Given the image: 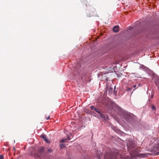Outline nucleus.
I'll return each mask as SVG.
<instances>
[{"label":"nucleus","mask_w":159,"mask_h":159,"mask_svg":"<svg viewBox=\"0 0 159 159\" xmlns=\"http://www.w3.org/2000/svg\"><path fill=\"white\" fill-rule=\"evenodd\" d=\"M136 85H134L133 86V88H135L136 87Z\"/></svg>","instance_id":"17"},{"label":"nucleus","mask_w":159,"mask_h":159,"mask_svg":"<svg viewBox=\"0 0 159 159\" xmlns=\"http://www.w3.org/2000/svg\"><path fill=\"white\" fill-rule=\"evenodd\" d=\"M124 118L128 122H130L133 120L131 116L128 114H125L124 116Z\"/></svg>","instance_id":"2"},{"label":"nucleus","mask_w":159,"mask_h":159,"mask_svg":"<svg viewBox=\"0 0 159 159\" xmlns=\"http://www.w3.org/2000/svg\"><path fill=\"white\" fill-rule=\"evenodd\" d=\"M100 117L102 119L106 120L108 118V116L106 114H100Z\"/></svg>","instance_id":"3"},{"label":"nucleus","mask_w":159,"mask_h":159,"mask_svg":"<svg viewBox=\"0 0 159 159\" xmlns=\"http://www.w3.org/2000/svg\"><path fill=\"white\" fill-rule=\"evenodd\" d=\"M95 110L96 112L98 113L99 114H100V115L101 114L99 110L98 109H95Z\"/></svg>","instance_id":"9"},{"label":"nucleus","mask_w":159,"mask_h":159,"mask_svg":"<svg viewBox=\"0 0 159 159\" xmlns=\"http://www.w3.org/2000/svg\"><path fill=\"white\" fill-rule=\"evenodd\" d=\"M114 94H116V92H115V91L114 92Z\"/></svg>","instance_id":"19"},{"label":"nucleus","mask_w":159,"mask_h":159,"mask_svg":"<svg viewBox=\"0 0 159 159\" xmlns=\"http://www.w3.org/2000/svg\"><path fill=\"white\" fill-rule=\"evenodd\" d=\"M90 108L92 110L94 109L95 110V109H96L95 108V107L93 106H92L90 107Z\"/></svg>","instance_id":"13"},{"label":"nucleus","mask_w":159,"mask_h":159,"mask_svg":"<svg viewBox=\"0 0 159 159\" xmlns=\"http://www.w3.org/2000/svg\"><path fill=\"white\" fill-rule=\"evenodd\" d=\"M106 80H107V78H106Z\"/></svg>","instance_id":"20"},{"label":"nucleus","mask_w":159,"mask_h":159,"mask_svg":"<svg viewBox=\"0 0 159 159\" xmlns=\"http://www.w3.org/2000/svg\"><path fill=\"white\" fill-rule=\"evenodd\" d=\"M113 92V88H110L109 90L108 93L110 94H111Z\"/></svg>","instance_id":"8"},{"label":"nucleus","mask_w":159,"mask_h":159,"mask_svg":"<svg viewBox=\"0 0 159 159\" xmlns=\"http://www.w3.org/2000/svg\"><path fill=\"white\" fill-rule=\"evenodd\" d=\"M109 103H110V104L111 105V104H112V102H111V101H110L109 102H108L107 103V107L109 108L110 107V105H109V106L108 105H109V104H108Z\"/></svg>","instance_id":"11"},{"label":"nucleus","mask_w":159,"mask_h":159,"mask_svg":"<svg viewBox=\"0 0 159 159\" xmlns=\"http://www.w3.org/2000/svg\"><path fill=\"white\" fill-rule=\"evenodd\" d=\"M40 137L41 138L43 139L46 143H50L48 139H47L46 138V137L44 135H41L40 136Z\"/></svg>","instance_id":"4"},{"label":"nucleus","mask_w":159,"mask_h":159,"mask_svg":"<svg viewBox=\"0 0 159 159\" xmlns=\"http://www.w3.org/2000/svg\"><path fill=\"white\" fill-rule=\"evenodd\" d=\"M116 153H113L111 151L110 149H108V151L106 152L104 156L105 159H113L115 158Z\"/></svg>","instance_id":"1"},{"label":"nucleus","mask_w":159,"mask_h":159,"mask_svg":"<svg viewBox=\"0 0 159 159\" xmlns=\"http://www.w3.org/2000/svg\"><path fill=\"white\" fill-rule=\"evenodd\" d=\"M152 110H155L156 109V107L154 105H152Z\"/></svg>","instance_id":"12"},{"label":"nucleus","mask_w":159,"mask_h":159,"mask_svg":"<svg viewBox=\"0 0 159 159\" xmlns=\"http://www.w3.org/2000/svg\"><path fill=\"white\" fill-rule=\"evenodd\" d=\"M96 155L97 156V157L98 158H99L100 157H101L102 156V154L101 152H98V153H96Z\"/></svg>","instance_id":"7"},{"label":"nucleus","mask_w":159,"mask_h":159,"mask_svg":"<svg viewBox=\"0 0 159 159\" xmlns=\"http://www.w3.org/2000/svg\"><path fill=\"white\" fill-rule=\"evenodd\" d=\"M66 140H67V139H61V140L60 142H61V143H64V142H65L66 141Z\"/></svg>","instance_id":"10"},{"label":"nucleus","mask_w":159,"mask_h":159,"mask_svg":"<svg viewBox=\"0 0 159 159\" xmlns=\"http://www.w3.org/2000/svg\"><path fill=\"white\" fill-rule=\"evenodd\" d=\"M67 139H68L69 140H70V139L69 137V136H68V137H67Z\"/></svg>","instance_id":"16"},{"label":"nucleus","mask_w":159,"mask_h":159,"mask_svg":"<svg viewBox=\"0 0 159 159\" xmlns=\"http://www.w3.org/2000/svg\"><path fill=\"white\" fill-rule=\"evenodd\" d=\"M44 149V148L43 147H40L39 148V149L38 151V153L39 154H41L42 153H43V152Z\"/></svg>","instance_id":"5"},{"label":"nucleus","mask_w":159,"mask_h":159,"mask_svg":"<svg viewBox=\"0 0 159 159\" xmlns=\"http://www.w3.org/2000/svg\"><path fill=\"white\" fill-rule=\"evenodd\" d=\"M138 85H139V86H142V85L141 84H139Z\"/></svg>","instance_id":"18"},{"label":"nucleus","mask_w":159,"mask_h":159,"mask_svg":"<svg viewBox=\"0 0 159 159\" xmlns=\"http://www.w3.org/2000/svg\"><path fill=\"white\" fill-rule=\"evenodd\" d=\"M118 28L119 26H118L116 25L114 26L113 28V31L115 33L118 32L119 31Z\"/></svg>","instance_id":"6"},{"label":"nucleus","mask_w":159,"mask_h":159,"mask_svg":"<svg viewBox=\"0 0 159 159\" xmlns=\"http://www.w3.org/2000/svg\"><path fill=\"white\" fill-rule=\"evenodd\" d=\"M3 157L2 155H0V159H3Z\"/></svg>","instance_id":"14"},{"label":"nucleus","mask_w":159,"mask_h":159,"mask_svg":"<svg viewBox=\"0 0 159 159\" xmlns=\"http://www.w3.org/2000/svg\"><path fill=\"white\" fill-rule=\"evenodd\" d=\"M141 154V155H143V154Z\"/></svg>","instance_id":"21"},{"label":"nucleus","mask_w":159,"mask_h":159,"mask_svg":"<svg viewBox=\"0 0 159 159\" xmlns=\"http://www.w3.org/2000/svg\"><path fill=\"white\" fill-rule=\"evenodd\" d=\"M50 118V116H48L46 118V120H48Z\"/></svg>","instance_id":"15"}]
</instances>
